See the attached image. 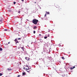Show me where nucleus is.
<instances>
[{"mask_svg": "<svg viewBox=\"0 0 77 77\" xmlns=\"http://www.w3.org/2000/svg\"><path fill=\"white\" fill-rule=\"evenodd\" d=\"M26 71L28 72H29V73H30V72H31V70H30V68H29V66L27 65L26 66Z\"/></svg>", "mask_w": 77, "mask_h": 77, "instance_id": "obj_1", "label": "nucleus"}, {"mask_svg": "<svg viewBox=\"0 0 77 77\" xmlns=\"http://www.w3.org/2000/svg\"><path fill=\"white\" fill-rule=\"evenodd\" d=\"M38 22V20H37L36 19H35L33 20L32 23L34 24H37V23Z\"/></svg>", "mask_w": 77, "mask_h": 77, "instance_id": "obj_2", "label": "nucleus"}, {"mask_svg": "<svg viewBox=\"0 0 77 77\" xmlns=\"http://www.w3.org/2000/svg\"><path fill=\"white\" fill-rule=\"evenodd\" d=\"M3 18H2V20H0V24H2L3 23Z\"/></svg>", "mask_w": 77, "mask_h": 77, "instance_id": "obj_3", "label": "nucleus"}, {"mask_svg": "<svg viewBox=\"0 0 77 77\" xmlns=\"http://www.w3.org/2000/svg\"><path fill=\"white\" fill-rule=\"evenodd\" d=\"M25 59L28 61L29 60V59H30V58L26 57H25Z\"/></svg>", "mask_w": 77, "mask_h": 77, "instance_id": "obj_4", "label": "nucleus"}, {"mask_svg": "<svg viewBox=\"0 0 77 77\" xmlns=\"http://www.w3.org/2000/svg\"><path fill=\"white\" fill-rule=\"evenodd\" d=\"M75 66H74L73 67H71L70 68V69L72 70V69H74V68H75Z\"/></svg>", "mask_w": 77, "mask_h": 77, "instance_id": "obj_5", "label": "nucleus"}, {"mask_svg": "<svg viewBox=\"0 0 77 77\" xmlns=\"http://www.w3.org/2000/svg\"><path fill=\"white\" fill-rule=\"evenodd\" d=\"M21 48H22V50H23V51H24V47H21Z\"/></svg>", "mask_w": 77, "mask_h": 77, "instance_id": "obj_6", "label": "nucleus"}, {"mask_svg": "<svg viewBox=\"0 0 77 77\" xmlns=\"http://www.w3.org/2000/svg\"><path fill=\"white\" fill-rule=\"evenodd\" d=\"M46 14H50V12H47V11H46Z\"/></svg>", "mask_w": 77, "mask_h": 77, "instance_id": "obj_7", "label": "nucleus"}, {"mask_svg": "<svg viewBox=\"0 0 77 77\" xmlns=\"http://www.w3.org/2000/svg\"><path fill=\"white\" fill-rule=\"evenodd\" d=\"M36 28H37V27H36V26H34L33 28V29H36Z\"/></svg>", "mask_w": 77, "mask_h": 77, "instance_id": "obj_8", "label": "nucleus"}, {"mask_svg": "<svg viewBox=\"0 0 77 77\" xmlns=\"http://www.w3.org/2000/svg\"><path fill=\"white\" fill-rule=\"evenodd\" d=\"M26 74V72H24L23 73V75H24Z\"/></svg>", "mask_w": 77, "mask_h": 77, "instance_id": "obj_9", "label": "nucleus"}, {"mask_svg": "<svg viewBox=\"0 0 77 77\" xmlns=\"http://www.w3.org/2000/svg\"><path fill=\"white\" fill-rule=\"evenodd\" d=\"M16 44H17V43H18L19 42H18V41L17 40V42H16Z\"/></svg>", "mask_w": 77, "mask_h": 77, "instance_id": "obj_10", "label": "nucleus"}, {"mask_svg": "<svg viewBox=\"0 0 77 77\" xmlns=\"http://www.w3.org/2000/svg\"><path fill=\"white\" fill-rule=\"evenodd\" d=\"M14 41H15V42H17V39H15L14 40Z\"/></svg>", "mask_w": 77, "mask_h": 77, "instance_id": "obj_11", "label": "nucleus"}, {"mask_svg": "<svg viewBox=\"0 0 77 77\" xmlns=\"http://www.w3.org/2000/svg\"><path fill=\"white\" fill-rule=\"evenodd\" d=\"M3 50V49L2 48H0V51H2Z\"/></svg>", "mask_w": 77, "mask_h": 77, "instance_id": "obj_12", "label": "nucleus"}, {"mask_svg": "<svg viewBox=\"0 0 77 77\" xmlns=\"http://www.w3.org/2000/svg\"><path fill=\"white\" fill-rule=\"evenodd\" d=\"M62 59L64 60V59H65V58H64V57H62Z\"/></svg>", "mask_w": 77, "mask_h": 77, "instance_id": "obj_13", "label": "nucleus"}, {"mask_svg": "<svg viewBox=\"0 0 77 77\" xmlns=\"http://www.w3.org/2000/svg\"><path fill=\"white\" fill-rule=\"evenodd\" d=\"M45 39H47V36H46L44 37Z\"/></svg>", "mask_w": 77, "mask_h": 77, "instance_id": "obj_14", "label": "nucleus"}, {"mask_svg": "<svg viewBox=\"0 0 77 77\" xmlns=\"http://www.w3.org/2000/svg\"><path fill=\"white\" fill-rule=\"evenodd\" d=\"M3 75V74L2 73H0V76H2Z\"/></svg>", "mask_w": 77, "mask_h": 77, "instance_id": "obj_15", "label": "nucleus"}, {"mask_svg": "<svg viewBox=\"0 0 77 77\" xmlns=\"http://www.w3.org/2000/svg\"><path fill=\"white\" fill-rule=\"evenodd\" d=\"M56 7L57 8H59V9H61V8H60V7H58V6H57Z\"/></svg>", "mask_w": 77, "mask_h": 77, "instance_id": "obj_16", "label": "nucleus"}, {"mask_svg": "<svg viewBox=\"0 0 77 77\" xmlns=\"http://www.w3.org/2000/svg\"><path fill=\"white\" fill-rule=\"evenodd\" d=\"M7 30H8V29H4V31H7Z\"/></svg>", "mask_w": 77, "mask_h": 77, "instance_id": "obj_17", "label": "nucleus"}, {"mask_svg": "<svg viewBox=\"0 0 77 77\" xmlns=\"http://www.w3.org/2000/svg\"><path fill=\"white\" fill-rule=\"evenodd\" d=\"M7 70H8L9 71V70H11V69H9V68L7 69Z\"/></svg>", "mask_w": 77, "mask_h": 77, "instance_id": "obj_18", "label": "nucleus"}, {"mask_svg": "<svg viewBox=\"0 0 77 77\" xmlns=\"http://www.w3.org/2000/svg\"><path fill=\"white\" fill-rule=\"evenodd\" d=\"M16 4V2H14V5H15V4Z\"/></svg>", "mask_w": 77, "mask_h": 77, "instance_id": "obj_19", "label": "nucleus"}, {"mask_svg": "<svg viewBox=\"0 0 77 77\" xmlns=\"http://www.w3.org/2000/svg\"><path fill=\"white\" fill-rule=\"evenodd\" d=\"M8 12H11V10H8Z\"/></svg>", "mask_w": 77, "mask_h": 77, "instance_id": "obj_20", "label": "nucleus"}, {"mask_svg": "<svg viewBox=\"0 0 77 77\" xmlns=\"http://www.w3.org/2000/svg\"><path fill=\"white\" fill-rule=\"evenodd\" d=\"M35 31H34L33 33L35 34Z\"/></svg>", "mask_w": 77, "mask_h": 77, "instance_id": "obj_21", "label": "nucleus"}, {"mask_svg": "<svg viewBox=\"0 0 77 77\" xmlns=\"http://www.w3.org/2000/svg\"><path fill=\"white\" fill-rule=\"evenodd\" d=\"M20 39H21V38H18V40H20Z\"/></svg>", "mask_w": 77, "mask_h": 77, "instance_id": "obj_22", "label": "nucleus"}, {"mask_svg": "<svg viewBox=\"0 0 77 77\" xmlns=\"http://www.w3.org/2000/svg\"><path fill=\"white\" fill-rule=\"evenodd\" d=\"M46 16H47V14H45V17H46Z\"/></svg>", "mask_w": 77, "mask_h": 77, "instance_id": "obj_23", "label": "nucleus"}, {"mask_svg": "<svg viewBox=\"0 0 77 77\" xmlns=\"http://www.w3.org/2000/svg\"><path fill=\"white\" fill-rule=\"evenodd\" d=\"M39 36H41V34H39Z\"/></svg>", "mask_w": 77, "mask_h": 77, "instance_id": "obj_24", "label": "nucleus"}, {"mask_svg": "<svg viewBox=\"0 0 77 77\" xmlns=\"http://www.w3.org/2000/svg\"><path fill=\"white\" fill-rule=\"evenodd\" d=\"M20 11L18 12V13H19V14L20 13Z\"/></svg>", "mask_w": 77, "mask_h": 77, "instance_id": "obj_25", "label": "nucleus"}, {"mask_svg": "<svg viewBox=\"0 0 77 77\" xmlns=\"http://www.w3.org/2000/svg\"><path fill=\"white\" fill-rule=\"evenodd\" d=\"M2 37H4V36H3V35H2Z\"/></svg>", "mask_w": 77, "mask_h": 77, "instance_id": "obj_26", "label": "nucleus"}, {"mask_svg": "<svg viewBox=\"0 0 77 77\" xmlns=\"http://www.w3.org/2000/svg\"><path fill=\"white\" fill-rule=\"evenodd\" d=\"M20 75H19L17 76V77H20Z\"/></svg>", "mask_w": 77, "mask_h": 77, "instance_id": "obj_27", "label": "nucleus"}, {"mask_svg": "<svg viewBox=\"0 0 77 77\" xmlns=\"http://www.w3.org/2000/svg\"><path fill=\"white\" fill-rule=\"evenodd\" d=\"M49 36H50V35H48V37H49Z\"/></svg>", "mask_w": 77, "mask_h": 77, "instance_id": "obj_28", "label": "nucleus"}, {"mask_svg": "<svg viewBox=\"0 0 77 77\" xmlns=\"http://www.w3.org/2000/svg\"><path fill=\"white\" fill-rule=\"evenodd\" d=\"M21 1H22V2H23L24 1V0H21Z\"/></svg>", "mask_w": 77, "mask_h": 77, "instance_id": "obj_29", "label": "nucleus"}, {"mask_svg": "<svg viewBox=\"0 0 77 77\" xmlns=\"http://www.w3.org/2000/svg\"><path fill=\"white\" fill-rule=\"evenodd\" d=\"M34 3H35V4H36V2H34Z\"/></svg>", "mask_w": 77, "mask_h": 77, "instance_id": "obj_30", "label": "nucleus"}, {"mask_svg": "<svg viewBox=\"0 0 77 77\" xmlns=\"http://www.w3.org/2000/svg\"><path fill=\"white\" fill-rule=\"evenodd\" d=\"M41 40H42V39H40V41H41Z\"/></svg>", "mask_w": 77, "mask_h": 77, "instance_id": "obj_31", "label": "nucleus"}, {"mask_svg": "<svg viewBox=\"0 0 77 77\" xmlns=\"http://www.w3.org/2000/svg\"><path fill=\"white\" fill-rule=\"evenodd\" d=\"M8 44H10V42H8Z\"/></svg>", "mask_w": 77, "mask_h": 77, "instance_id": "obj_32", "label": "nucleus"}, {"mask_svg": "<svg viewBox=\"0 0 77 77\" xmlns=\"http://www.w3.org/2000/svg\"><path fill=\"white\" fill-rule=\"evenodd\" d=\"M3 35H5V34H3Z\"/></svg>", "mask_w": 77, "mask_h": 77, "instance_id": "obj_33", "label": "nucleus"}, {"mask_svg": "<svg viewBox=\"0 0 77 77\" xmlns=\"http://www.w3.org/2000/svg\"><path fill=\"white\" fill-rule=\"evenodd\" d=\"M24 69H25V67H24Z\"/></svg>", "mask_w": 77, "mask_h": 77, "instance_id": "obj_34", "label": "nucleus"}]
</instances>
